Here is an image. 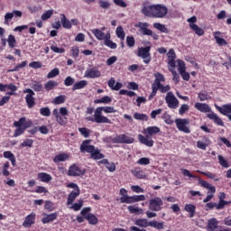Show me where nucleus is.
I'll return each mask as SVG.
<instances>
[{
	"mask_svg": "<svg viewBox=\"0 0 231 231\" xmlns=\"http://www.w3.org/2000/svg\"><path fill=\"white\" fill-rule=\"evenodd\" d=\"M57 86H59V82L55 80H50L45 84L44 88L46 91H51V89H53L54 88H57Z\"/></svg>",
	"mask_w": 231,
	"mask_h": 231,
	"instance_id": "nucleus-45",
	"label": "nucleus"
},
{
	"mask_svg": "<svg viewBox=\"0 0 231 231\" xmlns=\"http://www.w3.org/2000/svg\"><path fill=\"white\" fill-rule=\"evenodd\" d=\"M14 17H23V12L14 10L12 13H6L5 14V24H10V21H12Z\"/></svg>",
	"mask_w": 231,
	"mask_h": 231,
	"instance_id": "nucleus-17",
	"label": "nucleus"
},
{
	"mask_svg": "<svg viewBox=\"0 0 231 231\" xmlns=\"http://www.w3.org/2000/svg\"><path fill=\"white\" fill-rule=\"evenodd\" d=\"M189 109H190V107L189 106V105L187 104H182L179 109V115H180V116H183L184 114L187 113V111H189Z\"/></svg>",
	"mask_w": 231,
	"mask_h": 231,
	"instance_id": "nucleus-59",
	"label": "nucleus"
},
{
	"mask_svg": "<svg viewBox=\"0 0 231 231\" xmlns=\"http://www.w3.org/2000/svg\"><path fill=\"white\" fill-rule=\"evenodd\" d=\"M120 202L121 203H127L128 205H131L133 203H136V199H135L134 195V196H128L125 199H120Z\"/></svg>",
	"mask_w": 231,
	"mask_h": 231,
	"instance_id": "nucleus-48",
	"label": "nucleus"
},
{
	"mask_svg": "<svg viewBox=\"0 0 231 231\" xmlns=\"http://www.w3.org/2000/svg\"><path fill=\"white\" fill-rule=\"evenodd\" d=\"M59 73H60V71L58 68H55L47 74V79H55V77L59 76Z\"/></svg>",
	"mask_w": 231,
	"mask_h": 231,
	"instance_id": "nucleus-58",
	"label": "nucleus"
},
{
	"mask_svg": "<svg viewBox=\"0 0 231 231\" xmlns=\"http://www.w3.org/2000/svg\"><path fill=\"white\" fill-rule=\"evenodd\" d=\"M86 86H88V81L83 79L79 82H76L72 87V90L77 91V89H84Z\"/></svg>",
	"mask_w": 231,
	"mask_h": 231,
	"instance_id": "nucleus-37",
	"label": "nucleus"
},
{
	"mask_svg": "<svg viewBox=\"0 0 231 231\" xmlns=\"http://www.w3.org/2000/svg\"><path fill=\"white\" fill-rule=\"evenodd\" d=\"M162 118L164 119L165 124H167L168 125H172V124H174L172 117L168 113H164L162 115Z\"/></svg>",
	"mask_w": 231,
	"mask_h": 231,
	"instance_id": "nucleus-55",
	"label": "nucleus"
},
{
	"mask_svg": "<svg viewBox=\"0 0 231 231\" xmlns=\"http://www.w3.org/2000/svg\"><path fill=\"white\" fill-rule=\"evenodd\" d=\"M105 46H107V48H110L111 50H116L117 45L116 42L111 41V33H106V39L104 40Z\"/></svg>",
	"mask_w": 231,
	"mask_h": 231,
	"instance_id": "nucleus-25",
	"label": "nucleus"
},
{
	"mask_svg": "<svg viewBox=\"0 0 231 231\" xmlns=\"http://www.w3.org/2000/svg\"><path fill=\"white\" fill-rule=\"evenodd\" d=\"M175 124L177 125V129L182 133H186V134H190V128H189V124H190V121L189 119L179 118L175 120Z\"/></svg>",
	"mask_w": 231,
	"mask_h": 231,
	"instance_id": "nucleus-9",
	"label": "nucleus"
},
{
	"mask_svg": "<svg viewBox=\"0 0 231 231\" xmlns=\"http://www.w3.org/2000/svg\"><path fill=\"white\" fill-rule=\"evenodd\" d=\"M68 174L69 176H84L86 171L80 170L77 165H72L69 168Z\"/></svg>",
	"mask_w": 231,
	"mask_h": 231,
	"instance_id": "nucleus-18",
	"label": "nucleus"
},
{
	"mask_svg": "<svg viewBox=\"0 0 231 231\" xmlns=\"http://www.w3.org/2000/svg\"><path fill=\"white\" fill-rule=\"evenodd\" d=\"M80 196V190H72L67 198V205H73V201Z\"/></svg>",
	"mask_w": 231,
	"mask_h": 231,
	"instance_id": "nucleus-23",
	"label": "nucleus"
},
{
	"mask_svg": "<svg viewBox=\"0 0 231 231\" xmlns=\"http://www.w3.org/2000/svg\"><path fill=\"white\" fill-rule=\"evenodd\" d=\"M98 5L102 10H109L111 8V3L108 0H99Z\"/></svg>",
	"mask_w": 231,
	"mask_h": 231,
	"instance_id": "nucleus-46",
	"label": "nucleus"
},
{
	"mask_svg": "<svg viewBox=\"0 0 231 231\" xmlns=\"http://www.w3.org/2000/svg\"><path fill=\"white\" fill-rule=\"evenodd\" d=\"M86 79H99L102 77V72L97 68L87 69L84 74Z\"/></svg>",
	"mask_w": 231,
	"mask_h": 231,
	"instance_id": "nucleus-15",
	"label": "nucleus"
},
{
	"mask_svg": "<svg viewBox=\"0 0 231 231\" xmlns=\"http://www.w3.org/2000/svg\"><path fill=\"white\" fill-rule=\"evenodd\" d=\"M112 142L113 143H134V138L123 134L114 137Z\"/></svg>",
	"mask_w": 231,
	"mask_h": 231,
	"instance_id": "nucleus-14",
	"label": "nucleus"
},
{
	"mask_svg": "<svg viewBox=\"0 0 231 231\" xmlns=\"http://www.w3.org/2000/svg\"><path fill=\"white\" fill-rule=\"evenodd\" d=\"M67 160H69V154L68 153H60L57 154L54 158H53V162L54 163H60V162H67Z\"/></svg>",
	"mask_w": 231,
	"mask_h": 231,
	"instance_id": "nucleus-27",
	"label": "nucleus"
},
{
	"mask_svg": "<svg viewBox=\"0 0 231 231\" xmlns=\"http://www.w3.org/2000/svg\"><path fill=\"white\" fill-rule=\"evenodd\" d=\"M176 64H177V67H178L179 73H181V72L187 70V67L185 66V61H183L181 60H177Z\"/></svg>",
	"mask_w": 231,
	"mask_h": 231,
	"instance_id": "nucleus-49",
	"label": "nucleus"
},
{
	"mask_svg": "<svg viewBox=\"0 0 231 231\" xmlns=\"http://www.w3.org/2000/svg\"><path fill=\"white\" fill-rule=\"evenodd\" d=\"M23 93H27L25 97V102L29 109H32V107L35 106V97H35V92H33L32 88H26L23 90Z\"/></svg>",
	"mask_w": 231,
	"mask_h": 231,
	"instance_id": "nucleus-12",
	"label": "nucleus"
},
{
	"mask_svg": "<svg viewBox=\"0 0 231 231\" xmlns=\"http://www.w3.org/2000/svg\"><path fill=\"white\" fill-rule=\"evenodd\" d=\"M200 185L204 189H208L212 194H216V187L210 185L207 180H200Z\"/></svg>",
	"mask_w": 231,
	"mask_h": 231,
	"instance_id": "nucleus-40",
	"label": "nucleus"
},
{
	"mask_svg": "<svg viewBox=\"0 0 231 231\" xmlns=\"http://www.w3.org/2000/svg\"><path fill=\"white\" fill-rule=\"evenodd\" d=\"M96 109L97 110V113H99V116H103L102 111H104V113H106V114L116 113V109H115V107L113 106H99Z\"/></svg>",
	"mask_w": 231,
	"mask_h": 231,
	"instance_id": "nucleus-28",
	"label": "nucleus"
},
{
	"mask_svg": "<svg viewBox=\"0 0 231 231\" xmlns=\"http://www.w3.org/2000/svg\"><path fill=\"white\" fill-rule=\"evenodd\" d=\"M40 115L42 116H51V110H50V107H42L40 108Z\"/></svg>",
	"mask_w": 231,
	"mask_h": 231,
	"instance_id": "nucleus-56",
	"label": "nucleus"
},
{
	"mask_svg": "<svg viewBox=\"0 0 231 231\" xmlns=\"http://www.w3.org/2000/svg\"><path fill=\"white\" fill-rule=\"evenodd\" d=\"M162 207H163V200L160 197H155L150 199L149 209L153 212H160L162 210Z\"/></svg>",
	"mask_w": 231,
	"mask_h": 231,
	"instance_id": "nucleus-11",
	"label": "nucleus"
},
{
	"mask_svg": "<svg viewBox=\"0 0 231 231\" xmlns=\"http://www.w3.org/2000/svg\"><path fill=\"white\" fill-rule=\"evenodd\" d=\"M107 84L110 89H112V91H119V89H122L124 86L122 83L116 82V80H115V78H111L108 80Z\"/></svg>",
	"mask_w": 231,
	"mask_h": 231,
	"instance_id": "nucleus-22",
	"label": "nucleus"
},
{
	"mask_svg": "<svg viewBox=\"0 0 231 231\" xmlns=\"http://www.w3.org/2000/svg\"><path fill=\"white\" fill-rule=\"evenodd\" d=\"M154 81L152 84V89L159 90L161 93H167V91H171V86L166 85L163 86V82H165V77L163 74L160 72H155L153 74Z\"/></svg>",
	"mask_w": 231,
	"mask_h": 231,
	"instance_id": "nucleus-4",
	"label": "nucleus"
},
{
	"mask_svg": "<svg viewBox=\"0 0 231 231\" xmlns=\"http://www.w3.org/2000/svg\"><path fill=\"white\" fill-rule=\"evenodd\" d=\"M189 28H191V30L194 31L195 33H197V35L199 37L205 33V31H203V29H201V27L198 26L196 23H189Z\"/></svg>",
	"mask_w": 231,
	"mask_h": 231,
	"instance_id": "nucleus-39",
	"label": "nucleus"
},
{
	"mask_svg": "<svg viewBox=\"0 0 231 231\" xmlns=\"http://www.w3.org/2000/svg\"><path fill=\"white\" fill-rule=\"evenodd\" d=\"M198 172H199L200 174H203V176H207V178H209V180H214L215 181H219V178H217V175H216L215 173H212L210 171H198Z\"/></svg>",
	"mask_w": 231,
	"mask_h": 231,
	"instance_id": "nucleus-44",
	"label": "nucleus"
},
{
	"mask_svg": "<svg viewBox=\"0 0 231 231\" xmlns=\"http://www.w3.org/2000/svg\"><path fill=\"white\" fill-rule=\"evenodd\" d=\"M53 9L47 10L42 14V21H48L53 15Z\"/></svg>",
	"mask_w": 231,
	"mask_h": 231,
	"instance_id": "nucleus-53",
	"label": "nucleus"
},
{
	"mask_svg": "<svg viewBox=\"0 0 231 231\" xmlns=\"http://www.w3.org/2000/svg\"><path fill=\"white\" fill-rule=\"evenodd\" d=\"M184 210L186 212H189V217H194V216L196 215V206L192 204H186Z\"/></svg>",
	"mask_w": 231,
	"mask_h": 231,
	"instance_id": "nucleus-35",
	"label": "nucleus"
},
{
	"mask_svg": "<svg viewBox=\"0 0 231 231\" xmlns=\"http://www.w3.org/2000/svg\"><path fill=\"white\" fill-rule=\"evenodd\" d=\"M51 50L54 53H64V51H65L64 48H59V47H57V44H52L51 46Z\"/></svg>",
	"mask_w": 231,
	"mask_h": 231,
	"instance_id": "nucleus-63",
	"label": "nucleus"
},
{
	"mask_svg": "<svg viewBox=\"0 0 231 231\" xmlns=\"http://www.w3.org/2000/svg\"><path fill=\"white\" fill-rule=\"evenodd\" d=\"M116 34L118 39H120L121 41H125V32L124 31V27L118 26L116 30Z\"/></svg>",
	"mask_w": 231,
	"mask_h": 231,
	"instance_id": "nucleus-41",
	"label": "nucleus"
},
{
	"mask_svg": "<svg viewBox=\"0 0 231 231\" xmlns=\"http://www.w3.org/2000/svg\"><path fill=\"white\" fill-rule=\"evenodd\" d=\"M4 158H6L7 160L11 161L12 166L15 167V155H14V153H12V152L7 151L4 152Z\"/></svg>",
	"mask_w": 231,
	"mask_h": 231,
	"instance_id": "nucleus-38",
	"label": "nucleus"
},
{
	"mask_svg": "<svg viewBox=\"0 0 231 231\" xmlns=\"http://www.w3.org/2000/svg\"><path fill=\"white\" fill-rule=\"evenodd\" d=\"M52 115L55 116L56 122L60 125H66L68 124V118L66 116H64L59 115V109L55 108L52 111Z\"/></svg>",
	"mask_w": 231,
	"mask_h": 231,
	"instance_id": "nucleus-19",
	"label": "nucleus"
},
{
	"mask_svg": "<svg viewBox=\"0 0 231 231\" xmlns=\"http://www.w3.org/2000/svg\"><path fill=\"white\" fill-rule=\"evenodd\" d=\"M134 225L136 226H141V228H147V226H151V221L146 218H138L135 220Z\"/></svg>",
	"mask_w": 231,
	"mask_h": 231,
	"instance_id": "nucleus-29",
	"label": "nucleus"
},
{
	"mask_svg": "<svg viewBox=\"0 0 231 231\" xmlns=\"http://www.w3.org/2000/svg\"><path fill=\"white\" fill-rule=\"evenodd\" d=\"M150 226H152V228H155L156 230H164L165 222H158L156 220H152L150 221Z\"/></svg>",
	"mask_w": 231,
	"mask_h": 231,
	"instance_id": "nucleus-31",
	"label": "nucleus"
},
{
	"mask_svg": "<svg viewBox=\"0 0 231 231\" xmlns=\"http://www.w3.org/2000/svg\"><path fill=\"white\" fill-rule=\"evenodd\" d=\"M85 219L88 221L89 225H97L98 223V218L95 217V215L88 213L87 216H85Z\"/></svg>",
	"mask_w": 231,
	"mask_h": 231,
	"instance_id": "nucleus-43",
	"label": "nucleus"
},
{
	"mask_svg": "<svg viewBox=\"0 0 231 231\" xmlns=\"http://www.w3.org/2000/svg\"><path fill=\"white\" fill-rule=\"evenodd\" d=\"M165 102L170 109H178L180 107V100H178V97L172 92L166 94Z\"/></svg>",
	"mask_w": 231,
	"mask_h": 231,
	"instance_id": "nucleus-7",
	"label": "nucleus"
},
{
	"mask_svg": "<svg viewBox=\"0 0 231 231\" xmlns=\"http://www.w3.org/2000/svg\"><path fill=\"white\" fill-rule=\"evenodd\" d=\"M195 109L200 111V113H210L211 111L210 106L205 103H196Z\"/></svg>",
	"mask_w": 231,
	"mask_h": 231,
	"instance_id": "nucleus-24",
	"label": "nucleus"
},
{
	"mask_svg": "<svg viewBox=\"0 0 231 231\" xmlns=\"http://www.w3.org/2000/svg\"><path fill=\"white\" fill-rule=\"evenodd\" d=\"M210 144V142L206 141V143H203V141H198L197 142V147L199 149H201L202 151H207V147Z\"/></svg>",
	"mask_w": 231,
	"mask_h": 231,
	"instance_id": "nucleus-54",
	"label": "nucleus"
},
{
	"mask_svg": "<svg viewBox=\"0 0 231 231\" xmlns=\"http://www.w3.org/2000/svg\"><path fill=\"white\" fill-rule=\"evenodd\" d=\"M86 120H88V122H95L96 124H111V119L106 116H100L97 108L94 112V116H87Z\"/></svg>",
	"mask_w": 231,
	"mask_h": 231,
	"instance_id": "nucleus-6",
	"label": "nucleus"
},
{
	"mask_svg": "<svg viewBox=\"0 0 231 231\" xmlns=\"http://www.w3.org/2000/svg\"><path fill=\"white\" fill-rule=\"evenodd\" d=\"M38 180H41L43 183H48L51 181L52 178L51 175L46 172H40L38 173Z\"/></svg>",
	"mask_w": 231,
	"mask_h": 231,
	"instance_id": "nucleus-34",
	"label": "nucleus"
},
{
	"mask_svg": "<svg viewBox=\"0 0 231 231\" xmlns=\"http://www.w3.org/2000/svg\"><path fill=\"white\" fill-rule=\"evenodd\" d=\"M32 121L27 120L26 117H21L18 121H15L14 123V127H16L14 137L17 138V136H21L26 129H29V127H32Z\"/></svg>",
	"mask_w": 231,
	"mask_h": 231,
	"instance_id": "nucleus-5",
	"label": "nucleus"
},
{
	"mask_svg": "<svg viewBox=\"0 0 231 231\" xmlns=\"http://www.w3.org/2000/svg\"><path fill=\"white\" fill-rule=\"evenodd\" d=\"M199 99L200 102H205L206 100H212V97L208 95V92L202 90L200 93H199Z\"/></svg>",
	"mask_w": 231,
	"mask_h": 231,
	"instance_id": "nucleus-42",
	"label": "nucleus"
},
{
	"mask_svg": "<svg viewBox=\"0 0 231 231\" xmlns=\"http://www.w3.org/2000/svg\"><path fill=\"white\" fill-rule=\"evenodd\" d=\"M132 174L139 180H145V178H147L145 172H143V171H142L140 168H135L134 170H132Z\"/></svg>",
	"mask_w": 231,
	"mask_h": 231,
	"instance_id": "nucleus-32",
	"label": "nucleus"
},
{
	"mask_svg": "<svg viewBox=\"0 0 231 231\" xmlns=\"http://www.w3.org/2000/svg\"><path fill=\"white\" fill-rule=\"evenodd\" d=\"M134 37V36H127L126 37V44L129 48H134L135 44Z\"/></svg>",
	"mask_w": 231,
	"mask_h": 231,
	"instance_id": "nucleus-62",
	"label": "nucleus"
},
{
	"mask_svg": "<svg viewBox=\"0 0 231 231\" xmlns=\"http://www.w3.org/2000/svg\"><path fill=\"white\" fill-rule=\"evenodd\" d=\"M61 24L63 28H66L67 30L71 29V22L69 20L66 19V15L61 14Z\"/></svg>",
	"mask_w": 231,
	"mask_h": 231,
	"instance_id": "nucleus-50",
	"label": "nucleus"
},
{
	"mask_svg": "<svg viewBox=\"0 0 231 231\" xmlns=\"http://www.w3.org/2000/svg\"><path fill=\"white\" fill-rule=\"evenodd\" d=\"M161 129L158 126H148L143 130V134L138 135V140L143 145H146V147H152L154 145V141L152 140V136L154 134H158Z\"/></svg>",
	"mask_w": 231,
	"mask_h": 231,
	"instance_id": "nucleus-2",
	"label": "nucleus"
},
{
	"mask_svg": "<svg viewBox=\"0 0 231 231\" xmlns=\"http://www.w3.org/2000/svg\"><path fill=\"white\" fill-rule=\"evenodd\" d=\"M66 102V97L65 96H59L56 97L53 100V104L56 106H59V104H64Z\"/></svg>",
	"mask_w": 231,
	"mask_h": 231,
	"instance_id": "nucleus-60",
	"label": "nucleus"
},
{
	"mask_svg": "<svg viewBox=\"0 0 231 231\" xmlns=\"http://www.w3.org/2000/svg\"><path fill=\"white\" fill-rule=\"evenodd\" d=\"M35 217H37L35 212H32L27 215L22 224L23 228H31V226H33V224L35 223Z\"/></svg>",
	"mask_w": 231,
	"mask_h": 231,
	"instance_id": "nucleus-16",
	"label": "nucleus"
},
{
	"mask_svg": "<svg viewBox=\"0 0 231 231\" xmlns=\"http://www.w3.org/2000/svg\"><path fill=\"white\" fill-rule=\"evenodd\" d=\"M207 116L208 118H209V120H213L214 124H216L217 125H220V127H225V123L223 122V119H221V117H219L217 114L211 112L208 114Z\"/></svg>",
	"mask_w": 231,
	"mask_h": 231,
	"instance_id": "nucleus-20",
	"label": "nucleus"
},
{
	"mask_svg": "<svg viewBox=\"0 0 231 231\" xmlns=\"http://www.w3.org/2000/svg\"><path fill=\"white\" fill-rule=\"evenodd\" d=\"M217 225H219V222H217V219L216 218H210L208 221V231H217Z\"/></svg>",
	"mask_w": 231,
	"mask_h": 231,
	"instance_id": "nucleus-26",
	"label": "nucleus"
},
{
	"mask_svg": "<svg viewBox=\"0 0 231 231\" xmlns=\"http://www.w3.org/2000/svg\"><path fill=\"white\" fill-rule=\"evenodd\" d=\"M134 118H135V120H144V121H147L149 117L147 116V115L140 114V113H135L134 115Z\"/></svg>",
	"mask_w": 231,
	"mask_h": 231,
	"instance_id": "nucleus-64",
	"label": "nucleus"
},
{
	"mask_svg": "<svg viewBox=\"0 0 231 231\" xmlns=\"http://www.w3.org/2000/svg\"><path fill=\"white\" fill-rule=\"evenodd\" d=\"M84 205V200L79 199L77 203H74L69 208L71 210H74L75 212H79L80 208H82V206Z\"/></svg>",
	"mask_w": 231,
	"mask_h": 231,
	"instance_id": "nucleus-47",
	"label": "nucleus"
},
{
	"mask_svg": "<svg viewBox=\"0 0 231 231\" xmlns=\"http://www.w3.org/2000/svg\"><path fill=\"white\" fill-rule=\"evenodd\" d=\"M104 30H106V27H102L101 30L100 29H93L92 30V33H93V35H95V37H96V39H97V41H104L106 39L107 33H105Z\"/></svg>",
	"mask_w": 231,
	"mask_h": 231,
	"instance_id": "nucleus-21",
	"label": "nucleus"
},
{
	"mask_svg": "<svg viewBox=\"0 0 231 231\" xmlns=\"http://www.w3.org/2000/svg\"><path fill=\"white\" fill-rule=\"evenodd\" d=\"M127 210L130 214H137L138 216H140V214H143V209L136 206H128Z\"/></svg>",
	"mask_w": 231,
	"mask_h": 231,
	"instance_id": "nucleus-36",
	"label": "nucleus"
},
{
	"mask_svg": "<svg viewBox=\"0 0 231 231\" xmlns=\"http://www.w3.org/2000/svg\"><path fill=\"white\" fill-rule=\"evenodd\" d=\"M136 27L140 29V32L143 33V35H150L152 37V39H154V41H158V34L153 33L152 31L149 29V23L140 22Z\"/></svg>",
	"mask_w": 231,
	"mask_h": 231,
	"instance_id": "nucleus-8",
	"label": "nucleus"
},
{
	"mask_svg": "<svg viewBox=\"0 0 231 231\" xmlns=\"http://www.w3.org/2000/svg\"><path fill=\"white\" fill-rule=\"evenodd\" d=\"M79 131L80 134H82V136H84V138H89V134H91V130H89L86 127L79 128Z\"/></svg>",
	"mask_w": 231,
	"mask_h": 231,
	"instance_id": "nucleus-57",
	"label": "nucleus"
},
{
	"mask_svg": "<svg viewBox=\"0 0 231 231\" xmlns=\"http://www.w3.org/2000/svg\"><path fill=\"white\" fill-rule=\"evenodd\" d=\"M153 28H155V30H159V32H162V33H167V27H165V24L155 23H153Z\"/></svg>",
	"mask_w": 231,
	"mask_h": 231,
	"instance_id": "nucleus-52",
	"label": "nucleus"
},
{
	"mask_svg": "<svg viewBox=\"0 0 231 231\" xmlns=\"http://www.w3.org/2000/svg\"><path fill=\"white\" fill-rule=\"evenodd\" d=\"M7 44H8L9 48H15V45L17 44L15 36L10 34L7 38Z\"/></svg>",
	"mask_w": 231,
	"mask_h": 231,
	"instance_id": "nucleus-51",
	"label": "nucleus"
},
{
	"mask_svg": "<svg viewBox=\"0 0 231 231\" xmlns=\"http://www.w3.org/2000/svg\"><path fill=\"white\" fill-rule=\"evenodd\" d=\"M59 215L57 213H52L50 215H46L44 217L42 218V223H43V225H46L48 223H51L52 221H55V219H57V217Z\"/></svg>",
	"mask_w": 231,
	"mask_h": 231,
	"instance_id": "nucleus-30",
	"label": "nucleus"
},
{
	"mask_svg": "<svg viewBox=\"0 0 231 231\" xmlns=\"http://www.w3.org/2000/svg\"><path fill=\"white\" fill-rule=\"evenodd\" d=\"M91 141L86 140L80 145L81 152H88L91 155L92 160H102L104 153L100 152V150L96 149L94 145H90Z\"/></svg>",
	"mask_w": 231,
	"mask_h": 231,
	"instance_id": "nucleus-3",
	"label": "nucleus"
},
{
	"mask_svg": "<svg viewBox=\"0 0 231 231\" xmlns=\"http://www.w3.org/2000/svg\"><path fill=\"white\" fill-rule=\"evenodd\" d=\"M215 107L220 115L227 116L228 120L231 122V103L222 105L221 106L216 105Z\"/></svg>",
	"mask_w": 231,
	"mask_h": 231,
	"instance_id": "nucleus-13",
	"label": "nucleus"
},
{
	"mask_svg": "<svg viewBox=\"0 0 231 231\" xmlns=\"http://www.w3.org/2000/svg\"><path fill=\"white\" fill-rule=\"evenodd\" d=\"M220 35V32H214V39L216 40L217 44H218V46H226L227 42L225 39L221 38Z\"/></svg>",
	"mask_w": 231,
	"mask_h": 231,
	"instance_id": "nucleus-33",
	"label": "nucleus"
},
{
	"mask_svg": "<svg viewBox=\"0 0 231 231\" xmlns=\"http://www.w3.org/2000/svg\"><path fill=\"white\" fill-rule=\"evenodd\" d=\"M151 163V159L147 157H143L137 161L138 165H149Z\"/></svg>",
	"mask_w": 231,
	"mask_h": 231,
	"instance_id": "nucleus-61",
	"label": "nucleus"
},
{
	"mask_svg": "<svg viewBox=\"0 0 231 231\" xmlns=\"http://www.w3.org/2000/svg\"><path fill=\"white\" fill-rule=\"evenodd\" d=\"M138 57L143 59L144 64H149L151 62V47H141L138 49Z\"/></svg>",
	"mask_w": 231,
	"mask_h": 231,
	"instance_id": "nucleus-10",
	"label": "nucleus"
},
{
	"mask_svg": "<svg viewBox=\"0 0 231 231\" xmlns=\"http://www.w3.org/2000/svg\"><path fill=\"white\" fill-rule=\"evenodd\" d=\"M142 14L146 17H153L155 19H163L169 14V8L162 4L143 5Z\"/></svg>",
	"mask_w": 231,
	"mask_h": 231,
	"instance_id": "nucleus-1",
	"label": "nucleus"
}]
</instances>
